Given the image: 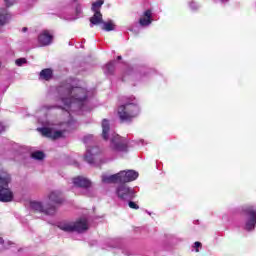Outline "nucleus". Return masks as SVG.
Segmentation results:
<instances>
[{
    "label": "nucleus",
    "mask_w": 256,
    "mask_h": 256,
    "mask_svg": "<svg viewBox=\"0 0 256 256\" xmlns=\"http://www.w3.org/2000/svg\"><path fill=\"white\" fill-rule=\"evenodd\" d=\"M58 93L64 105L59 107H62V109H65L68 113L69 111H77V109L85 111V107H87V97H91V92L81 87L77 79H70L63 82L58 87Z\"/></svg>",
    "instance_id": "nucleus-1"
},
{
    "label": "nucleus",
    "mask_w": 256,
    "mask_h": 256,
    "mask_svg": "<svg viewBox=\"0 0 256 256\" xmlns=\"http://www.w3.org/2000/svg\"><path fill=\"white\" fill-rule=\"evenodd\" d=\"M102 137L104 141L110 142V149L113 153H127V151H129V147H135V145L145 147V145H149V141L145 139H138L129 144L127 139L119 136V134H116L111 130V125L107 119L102 120Z\"/></svg>",
    "instance_id": "nucleus-2"
},
{
    "label": "nucleus",
    "mask_w": 256,
    "mask_h": 256,
    "mask_svg": "<svg viewBox=\"0 0 256 256\" xmlns=\"http://www.w3.org/2000/svg\"><path fill=\"white\" fill-rule=\"evenodd\" d=\"M43 127L37 128V131L43 135V137H47L48 139H63L65 137V133L69 131L75 125V121L71 119L68 122H62L60 124H55L49 122L47 120H38Z\"/></svg>",
    "instance_id": "nucleus-3"
},
{
    "label": "nucleus",
    "mask_w": 256,
    "mask_h": 256,
    "mask_svg": "<svg viewBox=\"0 0 256 256\" xmlns=\"http://www.w3.org/2000/svg\"><path fill=\"white\" fill-rule=\"evenodd\" d=\"M141 106L139 99L135 96H128L124 100V104L120 105L117 110L118 118L122 123H131L133 119L139 117Z\"/></svg>",
    "instance_id": "nucleus-4"
},
{
    "label": "nucleus",
    "mask_w": 256,
    "mask_h": 256,
    "mask_svg": "<svg viewBox=\"0 0 256 256\" xmlns=\"http://www.w3.org/2000/svg\"><path fill=\"white\" fill-rule=\"evenodd\" d=\"M9 183H11V176L0 172V201L2 203H11L15 199V193L9 188Z\"/></svg>",
    "instance_id": "nucleus-5"
},
{
    "label": "nucleus",
    "mask_w": 256,
    "mask_h": 256,
    "mask_svg": "<svg viewBox=\"0 0 256 256\" xmlns=\"http://www.w3.org/2000/svg\"><path fill=\"white\" fill-rule=\"evenodd\" d=\"M58 228L61 229V231H65L66 233H73V231H76L77 233H83L89 229V223L87 222V218H80L76 222H60L58 223Z\"/></svg>",
    "instance_id": "nucleus-6"
},
{
    "label": "nucleus",
    "mask_w": 256,
    "mask_h": 256,
    "mask_svg": "<svg viewBox=\"0 0 256 256\" xmlns=\"http://www.w3.org/2000/svg\"><path fill=\"white\" fill-rule=\"evenodd\" d=\"M244 215H246L244 229L246 231H253L256 226V206L246 205L242 208Z\"/></svg>",
    "instance_id": "nucleus-7"
},
{
    "label": "nucleus",
    "mask_w": 256,
    "mask_h": 256,
    "mask_svg": "<svg viewBox=\"0 0 256 256\" xmlns=\"http://www.w3.org/2000/svg\"><path fill=\"white\" fill-rule=\"evenodd\" d=\"M84 159L90 165H100V163H103V152L97 146L87 148Z\"/></svg>",
    "instance_id": "nucleus-8"
},
{
    "label": "nucleus",
    "mask_w": 256,
    "mask_h": 256,
    "mask_svg": "<svg viewBox=\"0 0 256 256\" xmlns=\"http://www.w3.org/2000/svg\"><path fill=\"white\" fill-rule=\"evenodd\" d=\"M116 195L118 199H121V201H131L135 199L137 191H135V188H131L127 185H120L116 189Z\"/></svg>",
    "instance_id": "nucleus-9"
},
{
    "label": "nucleus",
    "mask_w": 256,
    "mask_h": 256,
    "mask_svg": "<svg viewBox=\"0 0 256 256\" xmlns=\"http://www.w3.org/2000/svg\"><path fill=\"white\" fill-rule=\"evenodd\" d=\"M29 208L32 209V211H38L45 215H55V206L51 205L49 207L47 202L43 204L42 202L33 200L29 202Z\"/></svg>",
    "instance_id": "nucleus-10"
},
{
    "label": "nucleus",
    "mask_w": 256,
    "mask_h": 256,
    "mask_svg": "<svg viewBox=\"0 0 256 256\" xmlns=\"http://www.w3.org/2000/svg\"><path fill=\"white\" fill-rule=\"evenodd\" d=\"M53 39H55V35L53 34V31L51 30H42L38 34V45L40 47H49V45L53 44Z\"/></svg>",
    "instance_id": "nucleus-11"
},
{
    "label": "nucleus",
    "mask_w": 256,
    "mask_h": 256,
    "mask_svg": "<svg viewBox=\"0 0 256 256\" xmlns=\"http://www.w3.org/2000/svg\"><path fill=\"white\" fill-rule=\"evenodd\" d=\"M60 203H63V198H61V192L59 190L51 191L47 196L46 204L48 205V207H51V205H53L54 209H56V205H60Z\"/></svg>",
    "instance_id": "nucleus-12"
},
{
    "label": "nucleus",
    "mask_w": 256,
    "mask_h": 256,
    "mask_svg": "<svg viewBox=\"0 0 256 256\" xmlns=\"http://www.w3.org/2000/svg\"><path fill=\"white\" fill-rule=\"evenodd\" d=\"M120 183H131L139 177V172L135 170L120 171Z\"/></svg>",
    "instance_id": "nucleus-13"
},
{
    "label": "nucleus",
    "mask_w": 256,
    "mask_h": 256,
    "mask_svg": "<svg viewBox=\"0 0 256 256\" xmlns=\"http://www.w3.org/2000/svg\"><path fill=\"white\" fill-rule=\"evenodd\" d=\"M72 7L75 8L76 16H71L69 14H64L62 16L63 19H66V21H75V19H79L81 13H83V8L81 7V1L79 0H71Z\"/></svg>",
    "instance_id": "nucleus-14"
},
{
    "label": "nucleus",
    "mask_w": 256,
    "mask_h": 256,
    "mask_svg": "<svg viewBox=\"0 0 256 256\" xmlns=\"http://www.w3.org/2000/svg\"><path fill=\"white\" fill-rule=\"evenodd\" d=\"M153 23V12L151 10L144 11L143 15L139 19V25L141 27H149Z\"/></svg>",
    "instance_id": "nucleus-15"
},
{
    "label": "nucleus",
    "mask_w": 256,
    "mask_h": 256,
    "mask_svg": "<svg viewBox=\"0 0 256 256\" xmlns=\"http://www.w3.org/2000/svg\"><path fill=\"white\" fill-rule=\"evenodd\" d=\"M73 185L74 187L88 188L91 187V181L83 176H78L73 179Z\"/></svg>",
    "instance_id": "nucleus-16"
},
{
    "label": "nucleus",
    "mask_w": 256,
    "mask_h": 256,
    "mask_svg": "<svg viewBox=\"0 0 256 256\" xmlns=\"http://www.w3.org/2000/svg\"><path fill=\"white\" fill-rule=\"evenodd\" d=\"M102 183H121L119 172L114 175L103 174L101 176Z\"/></svg>",
    "instance_id": "nucleus-17"
},
{
    "label": "nucleus",
    "mask_w": 256,
    "mask_h": 256,
    "mask_svg": "<svg viewBox=\"0 0 256 256\" xmlns=\"http://www.w3.org/2000/svg\"><path fill=\"white\" fill-rule=\"evenodd\" d=\"M94 25H103V14L101 12H94V15L90 18V27Z\"/></svg>",
    "instance_id": "nucleus-18"
},
{
    "label": "nucleus",
    "mask_w": 256,
    "mask_h": 256,
    "mask_svg": "<svg viewBox=\"0 0 256 256\" xmlns=\"http://www.w3.org/2000/svg\"><path fill=\"white\" fill-rule=\"evenodd\" d=\"M40 79L43 81H50V79H53V70L51 68L43 69L40 72Z\"/></svg>",
    "instance_id": "nucleus-19"
},
{
    "label": "nucleus",
    "mask_w": 256,
    "mask_h": 256,
    "mask_svg": "<svg viewBox=\"0 0 256 256\" xmlns=\"http://www.w3.org/2000/svg\"><path fill=\"white\" fill-rule=\"evenodd\" d=\"M102 29L103 31H115V23L113 22V20L103 22Z\"/></svg>",
    "instance_id": "nucleus-20"
},
{
    "label": "nucleus",
    "mask_w": 256,
    "mask_h": 256,
    "mask_svg": "<svg viewBox=\"0 0 256 256\" xmlns=\"http://www.w3.org/2000/svg\"><path fill=\"white\" fill-rule=\"evenodd\" d=\"M103 3L105 1L103 0H98L92 4V11L93 13H101V7H103Z\"/></svg>",
    "instance_id": "nucleus-21"
},
{
    "label": "nucleus",
    "mask_w": 256,
    "mask_h": 256,
    "mask_svg": "<svg viewBox=\"0 0 256 256\" xmlns=\"http://www.w3.org/2000/svg\"><path fill=\"white\" fill-rule=\"evenodd\" d=\"M115 71V62H109L105 67H104V73L105 75H111Z\"/></svg>",
    "instance_id": "nucleus-22"
},
{
    "label": "nucleus",
    "mask_w": 256,
    "mask_h": 256,
    "mask_svg": "<svg viewBox=\"0 0 256 256\" xmlns=\"http://www.w3.org/2000/svg\"><path fill=\"white\" fill-rule=\"evenodd\" d=\"M31 157L32 159L41 161L42 159H45V154L42 151H36L31 154Z\"/></svg>",
    "instance_id": "nucleus-23"
},
{
    "label": "nucleus",
    "mask_w": 256,
    "mask_h": 256,
    "mask_svg": "<svg viewBox=\"0 0 256 256\" xmlns=\"http://www.w3.org/2000/svg\"><path fill=\"white\" fill-rule=\"evenodd\" d=\"M188 7L191 9V11H197V9H199V4H197L195 1H190L188 3Z\"/></svg>",
    "instance_id": "nucleus-24"
},
{
    "label": "nucleus",
    "mask_w": 256,
    "mask_h": 256,
    "mask_svg": "<svg viewBox=\"0 0 256 256\" xmlns=\"http://www.w3.org/2000/svg\"><path fill=\"white\" fill-rule=\"evenodd\" d=\"M17 67H23V65H25V63H27V59L25 58H19L15 61Z\"/></svg>",
    "instance_id": "nucleus-25"
},
{
    "label": "nucleus",
    "mask_w": 256,
    "mask_h": 256,
    "mask_svg": "<svg viewBox=\"0 0 256 256\" xmlns=\"http://www.w3.org/2000/svg\"><path fill=\"white\" fill-rule=\"evenodd\" d=\"M4 3L6 5V7H13V5H15V3H17V0H4Z\"/></svg>",
    "instance_id": "nucleus-26"
},
{
    "label": "nucleus",
    "mask_w": 256,
    "mask_h": 256,
    "mask_svg": "<svg viewBox=\"0 0 256 256\" xmlns=\"http://www.w3.org/2000/svg\"><path fill=\"white\" fill-rule=\"evenodd\" d=\"M130 209H139V205H137L135 202L129 200V203H128Z\"/></svg>",
    "instance_id": "nucleus-27"
},
{
    "label": "nucleus",
    "mask_w": 256,
    "mask_h": 256,
    "mask_svg": "<svg viewBox=\"0 0 256 256\" xmlns=\"http://www.w3.org/2000/svg\"><path fill=\"white\" fill-rule=\"evenodd\" d=\"M194 249H195V252L196 253H199V248L202 247L201 245V242H195L194 245H193Z\"/></svg>",
    "instance_id": "nucleus-28"
},
{
    "label": "nucleus",
    "mask_w": 256,
    "mask_h": 256,
    "mask_svg": "<svg viewBox=\"0 0 256 256\" xmlns=\"http://www.w3.org/2000/svg\"><path fill=\"white\" fill-rule=\"evenodd\" d=\"M5 131V126L0 123V133H3Z\"/></svg>",
    "instance_id": "nucleus-29"
},
{
    "label": "nucleus",
    "mask_w": 256,
    "mask_h": 256,
    "mask_svg": "<svg viewBox=\"0 0 256 256\" xmlns=\"http://www.w3.org/2000/svg\"><path fill=\"white\" fill-rule=\"evenodd\" d=\"M216 1V3H219V1H220V3H227V1H229V0H215Z\"/></svg>",
    "instance_id": "nucleus-30"
},
{
    "label": "nucleus",
    "mask_w": 256,
    "mask_h": 256,
    "mask_svg": "<svg viewBox=\"0 0 256 256\" xmlns=\"http://www.w3.org/2000/svg\"><path fill=\"white\" fill-rule=\"evenodd\" d=\"M27 29H28L27 27L22 28V32L27 33Z\"/></svg>",
    "instance_id": "nucleus-31"
},
{
    "label": "nucleus",
    "mask_w": 256,
    "mask_h": 256,
    "mask_svg": "<svg viewBox=\"0 0 256 256\" xmlns=\"http://www.w3.org/2000/svg\"><path fill=\"white\" fill-rule=\"evenodd\" d=\"M4 240L0 237V245H3Z\"/></svg>",
    "instance_id": "nucleus-32"
},
{
    "label": "nucleus",
    "mask_w": 256,
    "mask_h": 256,
    "mask_svg": "<svg viewBox=\"0 0 256 256\" xmlns=\"http://www.w3.org/2000/svg\"><path fill=\"white\" fill-rule=\"evenodd\" d=\"M90 136H87L84 138L85 143H87V139H89Z\"/></svg>",
    "instance_id": "nucleus-33"
},
{
    "label": "nucleus",
    "mask_w": 256,
    "mask_h": 256,
    "mask_svg": "<svg viewBox=\"0 0 256 256\" xmlns=\"http://www.w3.org/2000/svg\"><path fill=\"white\" fill-rule=\"evenodd\" d=\"M111 247H117V245H112Z\"/></svg>",
    "instance_id": "nucleus-34"
},
{
    "label": "nucleus",
    "mask_w": 256,
    "mask_h": 256,
    "mask_svg": "<svg viewBox=\"0 0 256 256\" xmlns=\"http://www.w3.org/2000/svg\"><path fill=\"white\" fill-rule=\"evenodd\" d=\"M118 59H121V56H118Z\"/></svg>",
    "instance_id": "nucleus-35"
},
{
    "label": "nucleus",
    "mask_w": 256,
    "mask_h": 256,
    "mask_svg": "<svg viewBox=\"0 0 256 256\" xmlns=\"http://www.w3.org/2000/svg\"><path fill=\"white\" fill-rule=\"evenodd\" d=\"M46 109H51V107H48V108H46Z\"/></svg>",
    "instance_id": "nucleus-36"
}]
</instances>
